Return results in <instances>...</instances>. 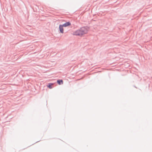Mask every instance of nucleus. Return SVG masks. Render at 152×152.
<instances>
[{
    "mask_svg": "<svg viewBox=\"0 0 152 152\" xmlns=\"http://www.w3.org/2000/svg\"><path fill=\"white\" fill-rule=\"evenodd\" d=\"M71 25V23L69 22H67L62 25H59V28H63V27H66Z\"/></svg>",
    "mask_w": 152,
    "mask_h": 152,
    "instance_id": "2",
    "label": "nucleus"
},
{
    "mask_svg": "<svg viewBox=\"0 0 152 152\" xmlns=\"http://www.w3.org/2000/svg\"><path fill=\"white\" fill-rule=\"evenodd\" d=\"M61 33H63L64 31V29H59Z\"/></svg>",
    "mask_w": 152,
    "mask_h": 152,
    "instance_id": "5",
    "label": "nucleus"
},
{
    "mask_svg": "<svg viewBox=\"0 0 152 152\" xmlns=\"http://www.w3.org/2000/svg\"><path fill=\"white\" fill-rule=\"evenodd\" d=\"M88 32L87 29H77L73 34L74 35L80 36L87 33Z\"/></svg>",
    "mask_w": 152,
    "mask_h": 152,
    "instance_id": "1",
    "label": "nucleus"
},
{
    "mask_svg": "<svg viewBox=\"0 0 152 152\" xmlns=\"http://www.w3.org/2000/svg\"><path fill=\"white\" fill-rule=\"evenodd\" d=\"M57 82L59 85L63 84V82L62 80H58L57 81Z\"/></svg>",
    "mask_w": 152,
    "mask_h": 152,
    "instance_id": "4",
    "label": "nucleus"
},
{
    "mask_svg": "<svg viewBox=\"0 0 152 152\" xmlns=\"http://www.w3.org/2000/svg\"><path fill=\"white\" fill-rule=\"evenodd\" d=\"M53 85V83H49L48 85L47 86L50 89H51L53 88L52 86Z\"/></svg>",
    "mask_w": 152,
    "mask_h": 152,
    "instance_id": "3",
    "label": "nucleus"
}]
</instances>
